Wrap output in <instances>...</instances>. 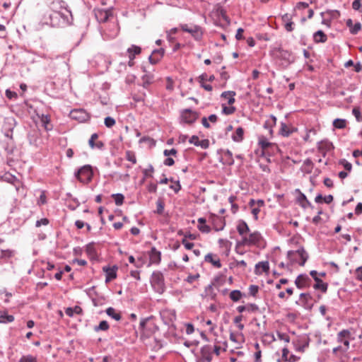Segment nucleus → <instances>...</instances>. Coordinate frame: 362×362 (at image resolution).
Wrapping results in <instances>:
<instances>
[{
    "label": "nucleus",
    "instance_id": "f257e3e1",
    "mask_svg": "<svg viewBox=\"0 0 362 362\" xmlns=\"http://www.w3.org/2000/svg\"><path fill=\"white\" fill-rule=\"evenodd\" d=\"M43 24L54 28H64L71 25L73 16L71 10H63V12L48 13L42 18Z\"/></svg>",
    "mask_w": 362,
    "mask_h": 362
},
{
    "label": "nucleus",
    "instance_id": "f03ea898",
    "mask_svg": "<svg viewBox=\"0 0 362 362\" xmlns=\"http://www.w3.org/2000/svg\"><path fill=\"white\" fill-rule=\"evenodd\" d=\"M270 54L276 62L284 69L287 68L295 60L291 52L281 47H274Z\"/></svg>",
    "mask_w": 362,
    "mask_h": 362
},
{
    "label": "nucleus",
    "instance_id": "7ed1b4c3",
    "mask_svg": "<svg viewBox=\"0 0 362 362\" xmlns=\"http://www.w3.org/2000/svg\"><path fill=\"white\" fill-rule=\"evenodd\" d=\"M150 283L153 290L162 294L165 291V279L160 271H154L151 276Z\"/></svg>",
    "mask_w": 362,
    "mask_h": 362
},
{
    "label": "nucleus",
    "instance_id": "20e7f679",
    "mask_svg": "<svg viewBox=\"0 0 362 362\" xmlns=\"http://www.w3.org/2000/svg\"><path fill=\"white\" fill-rule=\"evenodd\" d=\"M158 329L153 322L152 316L141 319L139 326V330L143 336L148 337Z\"/></svg>",
    "mask_w": 362,
    "mask_h": 362
},
{
    "label": "nucleus",
    "instance_id": "39448f33",
    "mask_svg": "<svg viewBox=\"0 0 362 362\" xmlns=\"http://www.w3.org/2000/svg\"><path fill=\"white\" fill-rule=\"evenodd\" d=\"M262 239V237L259 232L256 231L252 233L248 237L243 236V239L236 243L235 248L237 249L238 247L244 245H256L259 247L260 245V241Z\"/></svg>",
    "mask_w": 362,
    "mask_h": 362
},
{
    "label": "nucleus",
    "instance_id": "423d86ee",
    "mask_svg": "<svg viewBox=\"0 0 362 362\" xmlns=\"http://www.w3.org/2000/svg\"><path fill=\"white\" fill-rule=\"evenodd\" d=\"M93 173L90 165H85L79 168L76 173V177L82 183L87 184L93 178Z\"/></svg>",
    "mask_w": 362,
    "mask_h": 362
},
{
    "label": "nucleus",
    "instance_id": "0eeeda50",
    "mask_svg": "<svg viewBox=\"0 0 362 362\" xmlns=\"http://www.w3.org/2000/svg\"><path fill=\"white\" fill-rule=\"evenodd\" d=\"M298 257L300 259V262H298L299 265L304 266L306 261L308 259V254L305 250L303 247H300L298 250L293 251V250H289L287 252V257L288 258L292 261V262H296V257Z\"/></svg>",
    "mask_w": 362,
    "mask_h": 362
},
{
    "label": "nucleus",
    "instance_id": "6e6552de",
    "mask_svg": "<svg viewBox=\"0 0 362 362\" xmlns=\"http://www.w3.org/2000/svg\"><path fill=\"white\" fill-rule=\"evenodd\" d=\"M199 116V112L189 108L185 109L181 111L180 121L182 123L192 124L198 119Z\"/></svg>",
    "mask_w": 362,
    "mask_h": 362
},
{
    "label": "nucleus",
    "instance_id": "1a4fd4ad",
    "mask_svg": "<svg viewBox=\"0 0 362 362\" xmlns=\"http://www.w3.org/2000/svg\"><path fill=\"white\" fill-rule=\"evenodd\" d=\"M351 339V332L348 329L341 330L337 336V340L338 343L342 344L344 350L343 352H346L349 349V340Z\"/></svg>",
    "mask_w": 362,
    "mask_h": 362
},
{
    "label": "nucleus",
    "instance_id": "9d476101",
    "mask_svg": "<svg viewBox=\"0 0 362 362\" xmlns=\"http://www.w3.org/2000/svg\"><path fill=\"white\" fill-rule=\"evenodd\" d=\"M69 117L79 122H86L90 118V115L83 109H74L69 113Z\"/></svg>",
    "mask_w": 362,
    "mask_h": 362
},
{
    "label": "nucleus",
    "instance_id": "9b49d317",
    "mask_svg": "<svg viewBox=\"0 0 362 362\" xmlns=\"http://www.w3.org/2000/svg\"><path fill=\"white\" fill-rule=\"evenodd\" d=\"M49 13L63 12V10H70L67 3L63 0H51L48 3Z\"/></svg>",
    "mask_w": 362,
    "mask_h": 362
},
{
    "label": "nucleus",
    "instance_id": "f8f14e48",
    "mask_svg": "<svg viewBox=\"0 0 362 362\" xmlns=\"http://www.w3.org/2000/svg\"><path fill=\"white\" fill-rule=\"evenodd\" d=\"M311 279L305 274L298 275L295 280V285L299 289H304L310 286Z\"/></svg>",
    "mask_w": 362,
    "mask_h": 362
},
{
    "label": "nucleus",
    "instance_id": "ddd939ff",
    "mask_svg": "<svg viewBox=\"0 0 362 362\" xmlns=\"http://www.w3.org/2000/svg\"><path fill=\"white\" fill-rule=\"evenodd\" d=\"M98 137L99 136L97 133H93L88 140V145L93 150L103 151L105 149V143L99 140Z\"/></svg>",
    "mask_w": 362,
    "mask_h": 362
},
{
    "label": "nucleus",
    "instance_id": "4468645a",
    "mask_svg": "<svg viewBox=\"0 0 362 362\" xmlns=\"http://www.w3.org/2000/svg\"><path fill=\"white\" fill-rule=\"evenodd\" d=\"M310 274L315 281V284L313 285V288L315 290H320L322 293H326L327 291L328 284L327 283H324L322 280L317 276V272L315 270H312L310 272Z\"/></svg>",
    "mask_w": 362,
    "mask_h": 362
},
{
    "label": "nucleus",
    "instance_id": "2eb2a0df",
    "mask_svg": "<svg viewBox=\"0 0 362 362\" xmlns=\"http://www.w3.org/2000/svg\"><path fill=\"white\" fill-rule=\"evenodd\" d=\"M184 32L189 33L192 37L197 41L201 40L203 37V30L199 25H197L191 24L190 30L185 28Z\"/></svg>",
    "mask_w": 362,
    "mask_h": 362
},
{
    "label": "nucleus",
    "instance_id": "dca6fc26",
    "mask_svg": "<svg viewBox=\"0 0 362 362\" xmlns=\"http://www.w3.org/2000/svg\"><path fill=\"white\" fill-rule=\"evenodd\" d=\"M219 281V277L214 279L211 284L208 285L204 290V296L209 300H215L216 298V293L214 291V286H217L216 283Z\"/></svg>",
    "mask_w": 362,
    "mask_h": 362
},
{
    "label": "nucleus",
    "instance_id": "f3484780",
    "mask_svg": "<svg viewBox=\"0 0 362 362\" xmlns=\"http://www.w3.org/2000/svg\"><path fill=\"white\" fill-rule=\"evenodd\" d=\"M95 15L98 22L105 23L112 16V12L110 9H98L95 11Z\"/></svg>",
    "mask_w": 362,
    "mask_h": 362
},
{
    "label": "nucleus",
    "instance_id": "a211bd4d",
    "mask_svg": "<svg viewBox=\"0 0 362 362\" xmlns=\"http://www.w3.org/2000/svg\"><path fill=\"white\" fill-rule=\"evenodd\" d=\"M164 54L165 49L163 48L154 49L148 57L149 62L151 64H156L161 60Z\"/></svg>",
    "mask_w": 362,
    "mask_h": 362
},
{
    "label": "nucleus",
    "instance_id": "6ab92c4d",
    "mask_svg": "<svg viewBox=\"0 0 362 362\" xmlns=\"http://www.w3.org/2000/svg\"><path fill=\"white\" fill-rule=\"evenodd\" d=\"M317 148L322 156H325L328 151H330L334 148V146L329 140L325 139L317 143Z\"/></svg>",
    "mask_w": 362,
    "mask_h": 362
},
{
    "label": "nucleus",
    "instance_id": "aec40b11",
    "mask_svg": "<svg viewBox=\"0 0 362 362\" xmlns=\"http://www.w3.org/2000/svg\"><path fill=\"white\" fill-rule=\"evenodd\" d=\"M149 264H158L161 260V253L155 247H151L148 252Z\"/></svg>",
    "mask_w": 362,
    "mask_h": 362
},
{
    "label": "nucleus",
    "instance_id": "412c9836",
    "mask_svg": "<svg viewBox=\"0 0 362 362\" xmlns=\"http://www.w3.org/2000/svg\"><path fill=\"white\" fill-rule=\"evenodd\" d=\"M284 26L287 32H292L294 30L295 23L292 21V15L285 13L281 17Z\"/></svg>",
    "mask_w": 362,
    "mask_h": 362
},
{
    "label": "nucleus",
    "instance_id": "4be33fe9",
    "mask_svg": "<svg viewBox=\"0 0 362 362\" xmlns=\"http://www.w3.org/2000/svg\"><path fill=\"white\" fill-rule=\"evenodd\" d=\"M296 131H297L296 128L292 126H288L285 122H281L279 134L282 136L288 137Z\"/></svg>",
    "mask_w": 362,
    "mask_h": 362
},
{
    "label": "nucleus",
    "instance_id": "5701e85b",
    "mask_svg": "<svg viewBox=\"0 0 362 362\" xmlns=\"http://www.w3.org/2000/svg\"><path fill=\"white\" fill-rule=\"evenodd\" d=\"M201 356L207 362H211L213 358V349L210 345H204L200 350Z\"/></svg>",
    "mask_w": 362,
    "mask_h": 362
},
{
    "label": "nucleus",
    "instance_id": "b1692460",
    "mask_svg": "<svg viewBox=\"0 0 362 362\" xmlns=\"http://www.w3.org/2000/svg\"><path fill=\"white\" fill-rule=\"evenodd\" d=\"M117 267L115 266H114L113 267H103V271L105 272L106 283L110 282V281L115 279L117 277Z\"/></svg>",
    "mask_w": 362,
    "mask_h": 362
},
{
    "label": "nucleus",
    "instance_id": "393cba45",
    "mask_svg": "<svg viewBox=\"0 0 362 362\" xmlns=\"http://www.w3.org/2000/svg\"><path fill=\"white\" fill-rule=\"evenodd\" d=\"M1 180L6 182L13 184L15 186L16 190H19L20 182L16 176L11 175V173H6L1 177Z\"/></svg>",
    "mask_w": 362,
    "mask_h": 362
},
{
    "label": "nucleus",
    "instance_id": "a878e982",
    "mask_svg": "<svg viewBox=\"0 0 362 362\" xmlns=\"http://www.w3.org/2000/svg\"><path fill=\"white\" fill-rule=\"evenodd\" d=\"M300 298L302 300V305L306 310H311L313 305L310 304L309 301L313 298L310 293H301L300 294Z\"/></svg>",
    "mask_w": 362,
    "mask_h": 362
},
{
    "label": "nucleus",
    "instance_id": "bb28decb",
    "mask_svg": "<svg viewBox=\"0 0 362 362\" xmlns=\"http://www.w3.org/2000/svg\"><path fill=\"white\" fill-rule=\"evenodd\" d=\"M276 124V117L274 115H270L269 117L264 122V128L269 131V134L270 136L273 134L272 128Z\"/></svg>",
    "mask_w": 362,
    "mask_h": 362
},
{
    "label": "nucleus",
    "instance_id": "cd10ccee",
    "mask_svg": "<svg viewBox=\"0 0 362 362\" xmlns=\"http://www.w3.org/2000/svg\"><path fill=\"white\" fill-rule=\"evenodd\" d=\"M206 262H209L212 264L216 268H221V263L220 259L217 257V255H214L211 253H208L204 258Z\"/></svg>",
    "mask_w": 362,
    "mask_h": 362
},
{
    "label": "nucleus",
    "instance_id": "c85d7f7f",
    "mask_svg": "<svg viewBox=\"0 0 362 362\" xmlns=\"http://www.w3.org/2000/svg\"><path fill=\"white\" fill-rule=\"evenodd\" d=\"M296 192L299 194L297 197V202L301 207L306 209L308 206H312L311 203L308 200L306 196L302 193L300 189H296Z\"/></svg>",
    "mask_w": 362,
    "mask_h": 362
},
{
    "label": "nucleus",
    "instance_id": "c756f323",
    "mask_svg": "<svg viewBox=\"0 0 362 362\" xmlns=\"http://www.w3.org/2000/svg\"><path fill=\"white\" fill-rule=\"evenodd\" d=\"M269 269L267 261L259 262L255 265V272L256 274H261L262 272H267Z\"/></svg>",
    "mask_w": 362,
    "mask_h": 362
},
{
    "label": "nucleus",
    "instance_id": "7c9ffc66",
    "mask_svg": "<svg viewBox=\"0 0 362 362\" xmlns=\"http://www.w3.org/2000/svg\"><path fill=\"white\" fill-rule=\"evenodd\" d=\"M313 40L315 43H324L327 40V36L320 30L313 34Z\"/></svg>",
    "mask_w": 362,
    "mask_h": 362
},
{
    "label": "nucleus",
    "instance_id": "2f4dec72",
    "mask_svg": "<svg viewBox=\"0 0 362 362\" xmlns=\"http://www.w3.org/2000/svg\"><path fill=\"white\" fill-rule=\"evenodd\" d=\"M141 52V48L139 46L132 45L127 49L129 59H134L135 57Z\"/></svg>",
    "mask_w": 362,
    "mask_h": 362
},
{
    "label": "nucleus",
    "instance_id": "473e14b6",
    "mask_svg": "<svg viewBox=\"0 0 362 362\" xmlns=\"http://www.w3.org/2000/svg\"><path fill=\"white\" fill-rule=\"evenodd\" d=\"M237 230L240 235L243 236L246 233L249 232L250 228L245 221L240 220L237 225Z\"/></svg>",
    "mask_w": 362,
    "mask_h": 362
},
{
    "label": "nucleus",
    "instance_id": "72a5a7b5",
    "mask_svg": "<svg viewBox=\"0 0 362 362\" xmlns=\"http://www.w3.org/2000/svg\"><path fill=\"white\" fill-rule=\"evenodd\" d=\"M197 221L199 223L197 228L201 232L208 233L211 231V228L206 224V218L201 217L198 218Z\"/></svg>",
    "mask_w": 362,
    "mask_h": 362
},
{
    "label": "nucleus",
    "instance_id": "f704fd0d",
    "mask_svg": "<svg viewBox=\"0 0 362 362\" xmlns=\"http://www.w3.org/2000/svg\"><path fill=\"white\" fill-rule=\"evenodd\" d=\"M105 313L109 317H110L111 318L114 319L116 321H119L122 318L121 313L117 311L114 308L110 307L107 308Z\"/></svg>",
    "mask_w": 362,
    "mask_h": 362
},
{
    "label": "nucleus",
    "instance_id": "c9c22d12",
    "mask_svg": "<svg viewBox=\"0 0 362 362\" xmlns=\"http://www.w3.org/2000/svg\"><path fill=\"white\" fill-rule=\"evenodd\" d=\"M244 129L239 127L236 129L235 132L232 135V139L235 142H240L243 140Z\"/></svg>",
    "mask_w": 362,
    "mask_h": 362
},
{
    "label": "nucleus",
    "instance_id": "e433bc0d",
    "mask_svg": "<svg viewBox=\"0 0 362 362\" xmlns=\"http://www.w3.org/2000/svg\"><path fill=\"white\" fill-rule=\"evenodd\" d=\"M235 95V92L228 90V91L223 92L221 93V97L223 98L227 99L228 100V103L229 105H232L235 101V98H234Z\"/></svg>",
    "mask_w": 362,
    "mask_h": 362
},
{
    "label": "nucleus",
    "instance_id": "4c0bfd02",
    "mask_svg": "<svg viewBox=\"0 0 362 362\" xmlns=\"http://www.w3.org/2000/svg\"><path fill=\"white\" fill-rule=\"evenodd\" d=\"M82 313H83V310L78 305H76L74 308L69 307L65 310V313L66 314V315H68L69 317H73L74 314L81 315V314H82Z\"/></svg>",
    "mask_w": 362,
    "mask_h": 362
},
{
    "label": "nucleus",
    "instance_id": "58836bf2",
    "mask_svg": "<svg viewBox=\"0 0 362 362\" xmlns=\"http://www.w3.org/2000/svg\"><path fill=\"white\" fill-rule=\"evenodd\" d=\"M40 121L45 130L49 131L52 129V125L50 124V119L48 115H42Z\"/></svg>",
    "mask_w": 362,
    "mask_h": 362
},
{
    "label": "nucleus",
    "instance_id": "ea45409f",
    "mask_svg": "<svg viewBox=\"0 0 362 362\" xmlns=\"http://www.w3.org/2000/svg\"><path fill=\"white\" fill-rule=\"evenodd\" d=\"M92 303L95 307L102 306L105 303V298L103 296L97 295L95 297H92Z\"/></svg>",
    "mask_w": 362,
    "mask_h": 362
},
{
    "label": "nucleus",
    "instance_id": "a19ab883",
    "mask_svg": "<svg viewBox=\"0 0 362 362\" xmlns=\"http://www.w3.org/2000/svg\"><path fill=\"white\" fill-rule=\"evenodd\" d=\"M259 145L262 150H266L272 146L273 144L269 142L265 137L262 136L259 139Z\"/></svg>",
    "mask_w": 362,
    "mask_h": 362
},
{
    "label": "nucleus",
    "instance_id": "79ce46f5",
    "mask_svg": "<svg viewBox=\"0 0 362 362\" xmlns=\"http://www.w3.org/2000/svg\"><path fill=\"white\" fill-rule=\"evenodd\" d=\"M14 320L13 315H7L6 313L0 315V323L6 324L12 322Z\"/></svg>",
    "mask_w": 362,
    "mask_h": 362
},
{
    "label": "nucleus",
    "instance_id": "37998d69",
    "mask_svg": "<svg viewBox=\"0 0 362 362\" xmlns=\"http://www.w3.org/2000/svg\"><path fill=\"white\" fill-rule=\"evenodd\" d=\"M346 120L344 119H335L333 122V126L337 129H344L346 127Z\"/></svg>",
    "mask_w": 362,
    "mask_h": 362
},
{
    "label": "nucleus",
    "instance_id": "c03bdc74",
    "mask_svg": "<svg viewBox=\"0 0 362 362\" xmlns=\"http://www.w3.org/2000/svg\"><path fill=\"white\" fill-rule=\"evenodd\" d=\"M110 326L108 322L106 320L101 321L98 326H95L94 330L95 332L99 331H107L109 329Z\"/></svg>",
    "mask_w": 362,
    "mask_h": 362
},
{
    "label": "nucleus",
    "instance_id": "a18cd8bd",
    "mask_svg": "<svg viewBox=\"0 0 362 362\" xmlns=\"http://www.w3.org/2000/svg\"><path fill=\"white\" fill-rule=\"evenodd\" d=\"M15 254V251L14 250H2L1 252V255L3 258V259L5 260V262H6L9 258H11V257H13Z\"/></svg>",
    "mask_w": 362,
    "mask_h": 362
},
{
    "label": "nucleus",
    "instance_id": "49530a36",
    "mask_svg": "<svg viewBox=\"0 0 362 362\" xmlns=\"http://www.w3.org/2000/svg\"><path fill=\"white\" fill-rule=\"evenodd\" d=\"M112 197L114 198L115 203L117 206H121L123 204L124 197L122 194H121V193L113 194H112Z\"/></svg>",
    "mask_w": 362,
    "mask_h": 362
},
{
    "label": "nucleus",
    "instance_id": "de8ad7c7",
    "mask_svg": "<svg viewBox=\"0 0 362 362\" xmlns=\"http://www.w3.org/2000/svg\"><path fill=\"white\" fill-rule=\"evenodd\" d=\"M125 158L128 161L132 163L133 164L136 163L137 160L134 152L132 151H127L125 153Z\"/></svg>",
    "mask_w": 362,
    "mask_h": 362
},
{
    "label": "nucleus",
    "instance_id": "09e8293b",
    "mask_svg": "<svg viewBox=\"0 0 362 362\" xmlns=\"http://www.w3.org/2000/svg\"><path fill=\"white\" fill-rule=\"evenodd\" d=\"M86 252L89 256H95L96 250L93 243H88L86 247Z\"/></svg>",
    "mask_w": 362,
    "mask_h": 362
},
{
    "label": "nucleus",
    "instance_id": "8fccbe9b",
    "mask_svg": "<svg viewBox=\"0 0 362 362\" xmlns=\"http://www.w3.org/2000/svg\"><path fill=\"white\" fill-rule=\"evenodd\" d=\"M242 297V293L239 290L232 291L230 293V298L235 302L238 301Z\"/></svg>",
    "mask_w": 362,
    "mask_h": 362
},
{
    "label": "nucleus",
    "instance_id": "3c124183",
    "mask_svg": "<svg viewBox=\"0 0 362 362\" xmlns=\"http://www.w3.org/2000/svg\"><path fill=\"white\" fill-rule=\"evenodd\" d=\"M164 202L160 199H158L156 202V210L155 211V213H157L158 214H162L164 211Z\"/></svg>",
    "mask_w": 362,
    "mask_h": 362
},
{
    "label": "nucleus",
    "instance_id": "603ef678",
    "mask_svg": "<svg viewBox=\"0 0 362 362\" xmlns=\"http://www.w3.org/2000/svg\"><path fill=\"white\" fill-rule=\"evenodd\" d=\"M18 362H37V358L32 355L23 356Z\"/></svg>",
    "mask_w": 362,
    "mask_h": 362
},
{
    "label": "nucleus",
    "instance_id": "864d4df0",
    "mask_svg": "<svg viewBox=\"0 0 362 362\" xmlns=\"http://www.w3.org/2000/svg\"><path fill=\"white\" fill-rule=\"evenodd\" d=\"M303 166L307 173H311V170L313 168V163L310 158H307L304 160Z\"/></svg>",
    "mask_w": 362,
    "mask_h": 362
},
{
    "label": "nucleus",
    "instance_id": "5fc2aeb1",
    "mask_svg": "<svg viewBox=\"0 0 362 362\" xmlns=\"http://www.w3.org/2000/svg\"><path fill=\"white\" fill-rule=\"evenodd\" d=\"M352 114L355 116L356 119L358 122H362V113L361 112L359 107H354L352 110Z\"/></svg>",
    "mask_w": 362,
    "mask_h": 362
},
{
    "label": "nucleus",
    "instance_id": "6e6d98bb",
    "mask_svg": "<svg viewBox=\"0 0 362 362\" xmlns=\"http://www.w3.org/2000/svg\"><path fill=\"white\" fill-rule=\"evenodd\" d=\"M115 119L111 117H106L104 120V124L107 128H111L115 124Z\"/></svg>",
    "mask_w": 362,
    "mask_h": 362
},
{
    "label": "nucleus",
    "instance_id": "4d7b16f0",
    "mask_svg": "<svg viewBox=\"0 0 362 362\" xmlns=\"http://www.w3.org/2000/svg\"><path fill=\"white\" fill-rule=\"evenodd\" d=\"M154 172V168L153 167L152 165H148V168L147 169H144L143 170V173H144V178L146 177H152L153 175H152V173Z\"/></svg>",
    "mask_w": 362,
    "mask_h": 362
},
{
    "label": "nucleus",
    "instance_id": "13d9d810",
    "mask_svg": "<svg viewBox=\"0 0 362 362\" xmlns=\"http://www.w3.org/2000/svg\"><path fill=\"white\" fill-rule=\"evenodd\" d=\"M235 111V107L233 106L227 107L223 105L222 112L225 115H231Z\"/></svg>",
    "mask_w": 362,
    "mask_h": 362
},
{
    "label": "nucleus",
    "instance_id": "bf43d9fd",
    "mask_svg": "<svg viewBox=\"0 0 362 362\" xmlns=\"http://www.w3.org/2000/svg\"><path fill=\"white\" fill-rule=\"evenodd\" d=\"M246 311L249 313H256L259 311V307L255 303L247 304L246 305Z\"/></svg>",
    "mask_w": 362,
    "mask_h": 362
},
{
    "label": "nucleus",
    "instance_id": "052dcab7",
    "mask_svg": "<svg viewBox=\"0 0 362 362\" xmlns=\"http://www.w3.org/2000/svg\"><path fill=\"white\" fill-rule=\"evenodd\" d=\"M361 24L359 22L356 23L351 28L350 33L352 35H356V34H357L358 33V31L361 30Z\"/></svg>",
    "mask_w": 362,
    "mask_h": 362
},
{
    "label": "nucleus",
    "instance_id": "680f3d73",
    "mask_svg": "<svg viewBox=\"0 0 362 362\" xmlns=\"http://www.w3.org/2000/svg\"><path fill=\"white\" fill-rule=\"evenodd\" d=\"M126 70L127 64L125 62H119L116 67V71L119 74L124 72Z\"/></svg>",
    "mask_w": 362,
    "mask_h": 362
},
{
    "label": "nucleus",
    "instance_id": "e2e57ef3",
    "mask_svg": "<svg viewBox=\"0 0 362 362\" xmlns=\"http://www.w3.org/2000/svg\"><path fill=\"white\" fill-rule=\"evenodd\" d=\"M277 337L280 340H283L286 343H288L290 341V337L286 333L277 332Z\"/></svg>",
    "mask_w": 362,
    "mask_h": 362
},
{
    "label": "nucleus",
    "instance_id": "0e129e2a",
    "mask_svg": "<svg viewBox=\"0 0 362 362\" xmlns=\"http://www.w3.org/2000/svg\"><path fill=\"white\" fill-rule=\"evenodd\" d=\"M224 156L228 158V163L229 165H233L234 163V160L233 158V153L230 150H226L224 153Z\"/></svg>",
    "mask_w": 362,
    "mask_h": 362
},
{
    "label": "nucleus",
    "instance_id": "69168bd1",
    "mask_svg": "<svg viewBox=\"0 0 362 362\" xmlns=\"http://www.w3.org/2000/svg\"><path fill=\"white\" fill-rule=\"evenodd\" d=\"M49 223V221L47 218H41L40 220H37L35 223L36 227H40L41 226H47Z\"/></svg>",
    "mask_w": 362,
    "mask_h": 362
},
{
    "label": "nucleus",
    "instance_id": "338daca9",
    "mask_svg": "<svg viewBox=\"0 0 362 362\" xmlns=\"http://www.w3.org/2000/svg\"><path fill=\"white\" fill-rule=\"evenodd\" d=\"M259 291V287L258 286H256V285H251L250 287H249V293L252 296H255L256 294Z\"/></svg>",
    "mask_w": 362,
    "mask_h": 362
},
{
    "label": "nucleus",
    "instance_id": "774afa93",
    "mask_svg": "<svg viewBox=\"0 0 362 362\" xmlns=\"http://www.w3.org/2000/svg\"><path fill=\"white\" fill-rule=\"evenodd\" d=\"M356 278L357 280L362 281V266L358 267L356 269Z\"/></svg>",
    "mask_w": 362,
    "mask_h": 362
}]
</instances>
